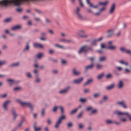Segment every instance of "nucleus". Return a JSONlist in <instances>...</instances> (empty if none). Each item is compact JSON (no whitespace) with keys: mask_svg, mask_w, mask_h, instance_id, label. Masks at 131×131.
<instances>
[{"mask_svg":"<svg viewBox=\"0 0 131 131\" xmlns=\"http://www.w3.org/2000/svg\"><path fill=\"white\" fill-rule=\"evenodd\" d=\"M114 113L117 116H119L120 121L123 122L125 123L127 121V119L126 118L122 117L123 116L126 115L129 118L130 121H131V115L128 112H122L119 111H116Z\"/></svg>","mask_w":131,"mask_h":131,"instance_id":"nucleus-1","label":"nucleus"},{"mask_svg":"<svg viewBox=\"0 0 131 131\" xmlns=\"http://www.w3.org/2000/svg\"><path fill=\"white\" fill-rule=\"evenodd\" d=\"M16 102L22 106L23 107L28 106L30 108L31 111L33 110V107L30 103L23 102L19 99H16Z\"/></svg>","mask_w":131,"mask_h":131,"instance_id":"nucleus-2","label":"nucleus"},{"mask_svg":"<svg viewBox=\"0 0 131 131\" xmlns=\"http://www.w3.org/2000/svg\"><path fill=\"white\" fill-rule=\"evenodd\" d=\"M89 50L93 51L92 47L89 46L87 45H85L80 47L78 53L81 54L83 52H87Z\"/></svg>","mask_w":131,"mask_h":131,"instance_id":"nucleus-3","label":"nucleus"},{"mask_svg":"<svg viewBox=\"0 0 131 131\" xmlns=\"http://www.w3.org/2000/svg\"><path fill=\"white\" fill-rule=\"evenodd\" d=\"M66 118V116L64 115H63L60 116L56 122L54 126V127L56 129L58 128L61 123L62 120L65 119Z\"/></svg>","mask_w":131,"mask_h":131,"instance_id":"nucleus-4","label":"nucleus"},{"mask_svg":"<svg viewBox=\"0 0 131 131\" xmlns=\"http://www.w3.org/2000/svg\"><path fill=\"white\" fill-rule=\"evenodd\" d=\"M85 33V31L84 30H80L77 32V35L81 38H87L89 37V35Z\"/></svg>","mask_w":131,"mask_h":131,"instance_id":"nucleus-5","label":"nucleus"},{"mask_svg":"<svg viewBox=\"0 0 131 131\" xmlns=\"http://www.w3.org/2000/svg\"><path fill=\"white\" fill-rule=\"evenodd\" d=\"M115 4L114 3H113L111 6L108 12L110 14H113L115 11Z\"/></svg>","mask_w":131,"mask_h":131,"instance_id":"nucleus-6","label":"nucleus"},{"mask_svg":"<svg viewBox=\"0 0 131 131\" xmlns=\"http://www.w3.org/2000/svg\"><path fill=\"white\" fill-rule=\"evenodd\" d=\"M117 104L121 106L124 108H126L127 106L125 104V102L124 101H122L118 102H117Z\"/></svg>","mask_w":131,"mask_h":131,"instance_id":"nucleus-7","label":"nucleus"},{"mask_svg":"<svg viewBox=\"0 0 131 131\" xmlns=\"http://www.w3.org/2000/svg\"><path fill=\"white\" fill-rule=\"evenodd\" d=\"M124 86V84L123 81L120 80L118 81L117 86V88L119 89L122 88Z\"/></svg>","mask_w":131,"mask_h":131,"instance_id":"nucleus-8","label":"nucleus"},{"mask_svg":"<svg viewBox=\"0 0 131 131\" xmlns=\"http://www.w3.org/2000/svg\"><path fill=\"white\" fill-rule=\"evenodd\" d=\"M70 89V87L68 86L66 88L60 90L59 92V93L61 94L66 93L69 91Z\"/></svg>","mask_w":131,"mask_h":131,"instance_id":"nucleus-9","label":"nucleus"},{"mask_svg":"<svg viewBox=\"0 0 131 131\" xmlns=\"http://www.w3.org/2000/svg\"><path fill=\"white\" fill-rule=\"evenodd\" d=\"M10 103V102L9 101H7L4 102L3 107L5 111L7 110V106Z\"/></svg>","mask_w":131,"mask_h":131,"instance_id":"nucleus-10","label":"nucleus"},{"mask_svg":"<svg viewBox=\"0 0 131 131\" xmlns=\"http://www.w3.org/2000/svg\"><path fill=\"white\" fill-rule=\"evenodd\" d=\"M83 78H81L79 79H75L73 80V82L75 84H79L83 80Z\"/></svg>","mask_w":131,"mask_h":131,"instance_id":"nucleus-11","label":"nucleus"},{"mask_svg":"<svg viewBox=\"0 0 131 131\" xmlns=\"http://www.w3.org/2000/svg\"><path fill=\"white\" fill-rule=\"evenodd\" d=\"M7 81L9 83V84L10 86L12 85L13 84L16 83V81L15 80L12 79H8Z\"/></svg>","mask_w":131,"mask_h":131,"instance_id":"nucleus-12","label":"nucleus"},{"mask_svg":"<svg viewBox=\"0 0 131 131\" xmlns=\"http://www.w3.org/2000/svg\"><path fill=\"white\" fill-rule=\"evenodd\" d=\"M86 1L90 7H93L94 8H97L98 7V6L97 5H94L93 4L90 3L89 2V0H86Z\"/></svg>","mask_w":131,"mask_h":131,"instance_id":"nucleus-13","label":"nucleus"},{"mask_svg":"<svg viewBox=\"0 0 131 131\" xmlns=\"http://www.w3.org/2000/svg\"><path fill=\"white\" fill-rule=\"evenodd\" d=\"M61 42L65 43H70L72 42V40H71L67 39H60V40Z\"/></svg>","mask_w":131,"mask_h":131,"instance_id":"nucleus-14","label":"nucleus"},{"mask_svg":"<svg viewBox=\"0 0 131 131\" xmlns=\"http://www.w3.org/2000/svg\"><path fill=\"white\" fill-rule=\"evenodd\" d=\"M80 73V71L77 70L75 69L74 68L73 70V74L75 75H79Z\"/></svg>","mask_w":131,"mask_h":131,"instance_id":"nucleus-15","label":"nucleus"},{"mask_svg":"<svg viewBox=\"0 0 131 131\" xmlns=\"http://www.w3.org/2000/svg\"><path fill=\"white\" fill-rule=\"evenodd\" d=\"M21 27L20 25H16L12 27L11 29L15 31L20 29Z\"/></svg>","mask_w":131,"mask_h":131,"instance_id":"nucleus-16","label":"nucleus"},{"mask_svg":"<svg viewBox=\"0 0 131 131\" xmlns=\"http://www.w3.org/2000/svg\"><path fill=\"white\" fill-rule=\"evenodd\" d=\"M34 46L35 47H39L41 48H43V46L41 44L38 43H35L34 44Z\"/></svg>","mask_w":131,"mask_h":131,"instance_id":"nucleus-17","label":"nucleus"},{"mask_svg":"<svg viewBox=\"0 0 131 131\" xmlns=\"http://www.w3.org/2000/svg\"><path fill=\"white\" fill-rule=\"evenodd\" d=\"M77 18L79 20H84L85 19V18L80 13L76 15Z\"/></svg>","mask_w":131,"mask_h":131,"instance_id":"nucleus-18","label":"nucleus"},{"mask_svg":"<svg viewBox=\"0 0 131 131\" xmlns=\"http://www.w3.org/2000/svg\"><path fill=\"white\" fill-rule=\"evenodd\" d=\"M114 86V84H112L110 85L107 86L106 89L107 90H110L112 89Z\"/></svg>","mask_w":131,"mask_h":131,"instance_id":"nucleus-19","label":"nucleus"},{"mask_svg":"<svg viewBox=\"0 0 131 131\" xmlns=\"http://www.w3.org/2000/svg\"><path fill=\"white\" fill-rule=\"evenodd\" d=\"M36 123H35L34 125V128L35 131H39L41 129L40 127H36Z\"/></svg>","mask_w":131,"mask_h":131,"instance_id":"nucleus-20","label":"nucleus"},{"mask_svg":"<svg viewBox=\"0 0 131 131\" xmlns=\"http://www.w3.org/2000/svg\"><path fill=\"white\" fill-rule=\"evenodd\" d=\"M12 112L13 115V119H15L17 117V114H16L15 110H12Z\"/></svg>","mask_w":131,"mask_h":131,"instance_id":"nucleus-21","label":"nucleus"},{"mask_svg":"<svg viewBox=\"0 0 131 131\" xmlns=\"http://www.w3.org/2000/svg\"><path fill=\"white\" fill-rule=\"evenodd\" d=\"M109 3V1L107 0H106L104 2H100L99 3V4L102 5L104 6L107 5Z\"/></svg>","mask_w":131,"mask_h":131,"instance_id":"nucleus-22","label":"nucleus"},{"mask_svg":"<svg viewBox=\"0 0 131 131\" xmlns=\"http://www.w3.org/2000/svg\"><path fill=\"white\" fill-rule=\"evenodd\" d=\"M108 36L110 37L113 34V31L112 30H109L107 31Z\"/></svg>","mask_w":131,"mask_h":131,"instance_id":"nucleus-23","label":"nucleus"},{"mask_svg":"<svg viewBox=\"0 0 131 131\" xmlns=\"http://www.w3.org/2000/svg\"><path fill=\"white\" fill-rule=\"evenodd\" d=\"M94 66V64L93 63L91 64L90 65L85 67V68L86 70L89 69H92Z\"/></svg>","mask_w":131,"mask_h":131,"instance_id":"nucleus-24","label":"nucleus"},{"mask_svg":"<svg viewBox=\"0 0 131 131\" xmlns=\"http://www.w3.org/2000/svg\"><path fill=\"white\" fill-rule=\"evenodd\" d=\"M96 66L97 69L99 70L101 69L103 67V66L102 65L99 64H97Z\"/></svg>","mask_w":131,"mask_h":131,"instance_id":"nucleus-25","label":"nucleus"},{"mask_svg":"<svg viewBox=\"0 0 131 131\" xmlns=\"http://www.w3.org/2000/svg\"><path fill=\"white\" fill-rule=\"evenodd\" d=\"M80 8L79 7H78L74 11L76 15L80 13L79 12L80 11Z\"/></svg>","mask_w":131,"mask_h":131,"instance_id":"nucleus-26","label":"nucleus"},{"mask_svg":"<svg viewBox=\"0 0 131 131\" xmlns=\"http://www.w3.org/2000/svg\"><path fill=\"white\" fill-rule=\"evenodd\" d=\"M108 48L112 50H114L116 48V47L115 46L110 45L108 46Z\"/></svg>","mask_w":131,"mask_h":131,"instance_id":"nucleus-27","label":"nucleus"},{"mask_svg":"<svg viewBox=\"0 0 131 131\" xmlns=\"http://www.w3.org/2000/svg\"><path fill=\"white\" fill-rule=\"evenodd\" d=\"M106 59V58L105 57H102L99 58V60L100 61H105Z\"/></svg>","mask_w":131,"mask_h":131,"instance_id":"nucleus-28","label":"nucleus"},{"mask_svg":"<svg viewBox=\"0 0 131 131\" xmlns=\"http://www.w3.org/2000/svg\"><path fill=\"white\" fill-rule=\"evenodd\" d=\"M104 75V74L103 73H102L99 75L97 77V79L99 80L100 79L103 77Z\"/></svg>","mask_w":131,"mask_h":131,"instance_id":"nucleus-29","label":"nucleus"},{"mask_svg":"<svg viewBox=\"0 0 131 131\" xmlns=\"http://www.w3.org/2000/svg\"><path fill=\"white\" fill-rule=\"evenodd\" d=\"M43 56V54L42 53H39L38 54H37L36 55V57L39 59H40Z\"/></svg>","mask_w":131,"mask_h":131,"instance_id":"nucleus-30","label":"nucleus"},{"mask_svg":"<svg viewBox=\"0 0 131 131\" xmlns=\"http://www.w3.org/2000/svg\"><path fill=\"white\" fill-rule=\"evenodd\" d=\"M19 64V62H17L16 63H14L12 64H11L10 65V67H14L15 66H17Z\"/></svg>","mask_w":131,"mask_h":131,"instance_id":"nucleus-31","label":"nucleus"},{"mask_svg":"<svg viewBox=\"0 0 131 131\" xmlns=\"http://www.w3.org/2000/svg\"><path fill=\"white\" fill-rule=\"evenodd\" d=\"M6 63L5 60L0 61V66L5 64Z\"/></svg>","mask_w":131,"mask_h":131,"instance_id":"nucleus-32","label":"nucleus"},{"mask_svg":"<svg viewBox=\"0 0 131 131\" xmlns=\"http://www.w3.org/2000/svg\"><path fill=\"white\" fill-rule=\"evenodd\" d=\"M78 110V108L72 110L70 113V114L72 115L75 113Z\"/></svg>","mask_w":131,"mask_h":131,"instance_id":"nucleus-33","label":"nucleus"},{"mask_svg":"<svg viewBox=\"0 0 131 131\" xmlns=\"http://www.w3.org/2000/svg\"><path fill=\"white\" fill-rule=\"evenodd\" d=\"M92 80L91 79H90L89 80H88L85 84L84 85H86L88 84H89L90 83H91L92 82Z\"/></svg>","mask_w":131,"mask_h":131,"instance_id":"nucleus-34","label":"nucleus"},{"mask_svg":"<svg viewBox=\"0 0 131 131\" xmlns=\"http://www.w3.org/2000/svg\"><path fill=\"white\" fill-rule=\"evenodd\" d=\"M106 122L107 124H111L113 123L114 122L110 120H107L106 121Z\"/></svg>","mask_w":131,"mask_h":131,"instance_id":"nucleus-35","label":"nucleus"},{"mask_svg":"<svg viewBox=\"0 0 131 131\" xmlns=\"http://www.w3.org/2000/svg\"><path fill=\"white\" fill-rule=\"evenodd\" d=\"M100 95V94L99 93H95L94 94L93 96L95 98H97Z\"/></svg>","mask_w":131,"mask_h":131,"instance_id":"nucleus-36","label":"nucleus"},{"mask_svg":"<svg viewBox=\"0 0 131 131\" xmlns=\"http://www.w3.org/2000/svg\"><path fill=\"white\" fill-rule=\"evenodd\" d=\"M112 75L111 74H108L107 75L106 77L107 79H110L112 77Z\"/></svg>","mask_w":131,"mask_h":131,"instance_id":"nucleus-37","label":"nucleus"},{"mask_svg":"<svg viewBox=\"0 0 131 131\" xmlns=\"http://www.w3.org/2000/svg\"><path fill=\"white\" fill-rule=\"evenodd\" d=\"M119 62L121 64H124L126 65H127L128 64L127 62H124L123 60H121L119 61Z\"/></svg>","mask_w":131,"mask_h":131,"instance_id":"nucleus-38","label":"nucleus"},{"mask_svg":"<svg viewBox=\"0 0 131 131\" xmlns=\"http://www.w3.org/2000/svg\"><path fill=\"white\" fill-rule=\"evenodd\" d=\"M55 46L56 47L60 48H64V46H61L58 44H56Z\"/></svg>","mask_w":131,"mask_h":131,"instance_id":"nucleus-39","label":"nucleus"},{"mask_svg":"<svg viewBox=\"0 0 131 131\" xmlns=\"http://www.w3.org/2000/svg\"><path fill=\"white\" fill-rule=\"evenodd\" d=\"M102 49L105 48L106 47V46L105 44L103 43H101L100 45Z\"/></svg>","mask_w":131,"mask_h":131,"instance_id":"nucleus-40","label":"nucleus"},{"mask_svg":"<svg viewBox=\"0 0 131 131\" xmlns=\"http://www.w3.org/2000/svg\"><path fill=\"white\" fill-rule=\"evenodd\" d=\"M80 101L82 102H85L86 101V98H81L80 99Z\"/></svg>","mask_w":131,"mask_h":131,"instance_id":"nucleus-41","label":"nucleus"},{"mask_svg":"<svg viewBox=\"0 0 131 131\" xmlns=\"http://www.w3.org/2000/svg\"><path fill=\"white\" fill-rule=\"evenodd\" d=\"M11 20V18H8L5 19L4 21L5 22L7 23L10 21Z\"/></svg>","mask_w":131,"mask_h":131,"instance_id":"nucleus-42","label":"nucleus"},{"mask_svg":"<svg viewBox=\"0 0 131 131\" xmlns=\"http://www.w3.org/2000/svg\"><path fill=\"white\" fill-rule=\"evenodd\" d=\"M97 111V110L95 109H94L91 111V113L92 114H94L96 113Z\"/></svg>","mask_w":131,"mask_h":131,"instance_id":"nucleus-43","label":"nucleus"},{"mask_svg":"<svg viewBox=\"0 0 131 131\" xmlns=\"http://www.w3.org/2000/svg\"><path fill=\"white\" fill-rule=\"evenodd\" d=\"M47 124L48 125H50L51 124V121L50 118H48V119L47 120Z\"/></svg>","mask_w":131,"mask_h":131,"instance_id":"nucleus-44","label":"nucleus"},{"mask_svg":"<svg viewBox=\"0 0 131 131\" xmlns=\"http://www.w3.org/2000/svg\"><path fill=\"white\" fill-rule=\"evenodd\" d=\"M37 22H39L41 21L40 19L37 17H36L34 19Z\"/></svg>","mask_w":131,"mask_h":131,"instance_id":"nucleus-45","label":"nucleus"},{"mask_svg":"<svg viewBox=\"0 0 131 131\" xmlns=\"http://www.w3.org/2000/svg\"><path fill=\"white\" fill-rule=\"evenodd\" d=\"M58 108H59V107H57L56 106H54L53 109V111L54 112H56L57 111Z\"/></svg>","mask_w":131,"mask_h":131,"instance_id":"nucleus-46","label":"nucleus"},{"mask_svg":"<svg viewBox=\"0 0 131 131\" xmlns=\"http://www.w3.org/2000/svg\"><path fill=\"white\" fill-rule=\"evenodd\" d=\"M49 32L51 35H53L54 34L53 31L51 29H49L48 30Z\"/></svg>","mask_w":131,"mask_h":131,"instance_id":"nucleus-47","label":"nucleus"},{"mask_svg":"<svg viewBox=\"0 0 131 131\" xmlns=\"http://www.w3.org/2000/svg\"><path fill=\"white\" fill-rule=\"evenodd\" d=\"M29 44L28 43H27V45L25 47V48L24 50L25 51L27 50H29Z\"/></svg>","mask_w":131,"mask_h":131,"instance_id":"nucleus-48","label":"nucleus"},{"mask_svg":"<svg viewBox=\"0 0 131 131\" xmlns=\"http://www.w3.org/2000/svg\"><path fill=\"white\" fill-rule=\"evenodd\" d=\"M120 50L122 51H125L126 52V49L123 47H120Z\"/></svg>","mask_w":131,"mask_h":131,"instance_id":"nucleus-49","label":"nucleus"},{"mask_svg":"<svg viewBox=\"0 0 131 131\" xmlns=\"http://www.w3.org/2000/svg\"><path fill=\"white\" fill-rule=\"evenodd\" d=\"M45 110L44 109H42L41 112V115L42 116H43L45 115Z\"/></svg>","mask_w":131,"mask_h":131,"instance_id":"nucleus-50","label":"nucleus"},{"mask_svg":"<svg viewBox=\"0 0 131 131\" xmlns=\"http://www.w3.org/2000/svg\"><path fill=\"white\" fill-rule=\"evenodd\" d=\"M97 42V41H96V40H94L91 43L92 44V45H96V43Z\"/></svg>","mask_w":131,"mask_h":131,"instance_id":"nucleus-51","label":"nucleus"},{"mask_svg":"<svg viewBox=\"0 0 131 131\" xmlns=\"http://www.w3.org/2000/svg\"><path fill=\"white\" fill-rule=\"evenodd\" d=\"M60 35L62 37H66L67 36V35L65 33L62 32L61 33Z\"/></svg>","mask_w":131,"mask_h":131,"instance_id":"nucleus-52","label":"nucleus"},{"mask_svg":"<svg viewBox=\"0 0 131 131\" xmlns=\"http://www.w3.org/2000/svg\"><path fill=\"white\" fill-rule=\"evenodd\" d=\"M84 126L82 124H79V128L81 129L83 128Z\"/></svg>","mask_w":131,"mask_h":131,"instance_id":"nucleus-53","label":"nucleus"},{"mask_svg":"<svg viewBox=\"0 0 131 131\" xmlns=\"http://www.w3.org/2000/svg\"><path fill=\"white\" fill-rule=\"evenodd\" d=\"M106 9V7H104L102 8L100 10V12L101 13L103 11H104Z\"/></svg>","mask_w":131,"mask_h":131,"instance_id":"nucleus-54","label":"nucleus"},{"mask_svg":"<svg viewBox=\"0 0 131 131\" xmlns=\"http://www.w3.org/2000/svg\"><path fill=\"white\" fill-rule=\"evenodd\" d=\"M92 107L91 106H90L87 107L86 108V110H87V111H88L90 110H92Z\"/></svg>","mask_w":131,"mask_h":131,"instance_id":"nucleus-55","label":"nucleus"},{"mask_svg":"<svg viewBox=\"0 0 131 131\" xmlns=\"http://www.w3.org/2000/svg\"><path fill=\"white\" fill-rule=\"evenodd\" d=\"M61 110V112L62 114H63L64 113V110L63 107H59Z\"/></svg>","mask_w":131,"mask_h":131,"instance_id":"nucleus-56","label":"nucleus"},{"mask_svg":"<svg viewBox=\"0 0 131 131\" xmlns=\"http://www.w3.org/2000/svg\"><path fill=\"white\" fill-rule=\"evenodd\" d=\"M46 23L47 24H49L51 22L50 20L49 19H46Z\"/></svg>","mask_w":131,"mask_h":131,"instance_id":"nucleus-57","label":"nucleus"},{"mask_svg":"<svg viewBox=\"0 0 131 131\" xmlns=\"http://www.w3.org/2000/svg\"><path fill=\"white\" fill-rule=\"evenodd\" d=\"M16 10L18 12H20L22 11L23 9L20 8H18L16 9Z\"/></svg>","mask_w":131,"mask_h":131,"instance_id":"nucleus-58","label":"nucleus"},{"mask_svg":"<svg viewBox=\"0 0 131 131\" xmlns=\"http://www.w3.org/2000/svg\"><path fill=\"white\" fill-rule=\"evenodd\" d=\"M125 52L131 55V51L129 50H126Z\"/></svg>","mask_w":131,"mask_h":131,"instance_id":"nucleus-59","label":"nucleus"},{"mask_svg":"<svg viewBox=\"0 0 131 131\" xmlns=\"http://www.w3.org/2000/svg\"><path fill=\"white\" fill-rule=\"evenodd\" d=\"M90 91V89H85L84 90V93H86L89 92Z\"/></svg>","mask_w":131,"mask_h":131,"instance_id":"nucleus-60","label":"nucleus"},{"mask_svg":"<svg viewBox=\"0 0 131 131\" xmlns=\"http://www.w3.org/2000/svg\"><path fill=\"white\" fill-rule=\"evenodd\" d=\"M103 39V38L102 37H101L99 38V39H97L96 40V41H97V42L98 41H100L101 40H102Z\"/></svg>","mask_w":131,"mask_h":131,"instance_id":"nucleus-61","label":"nucleus"},{"mask_svg":"<svg viewBox=\"0 0 131 131\" xmlns=\"http://www.w3.org/2000/svg\"><path fill=\"white\" fill-rule=\"evenodd\" d=\"M27 76L29 78H30L31 77V75L29 73L27 72L26 73Z\"/></svg>","mask_w":131,"mask_h":131,"instance_id":"nucleus-62","label":"nucleus"},{"mask_svg":"<svg viewBox=\"0 0 131 131\" xmlns=\"http://www.w3.org/2000/svg\"><path fill=\"white\" fill-rule=\"evenodd\" d=\"M67 125L68 127H70L72 126V124L71 123H69L67 124Z\"/></svg>","mask_w":131,"mask_h":131,"instance_id":"nucleus-63","label":"nucleus"},{"mask_svg":"<svg viewBox=\"0 0 131 131\" xmlns=\"http://www.w3.org/2000/svg\"><path fill=\"white\" fill-rule=\"evenodd\" d=\"M20 89V87H17L15 88L14 89V90L15 91H16L19 90V89Z\"/></svg>","mask_w":131,"mask_h":131,"instance_id":"nucleus-64","label":"nucleus"}]
</instances>
